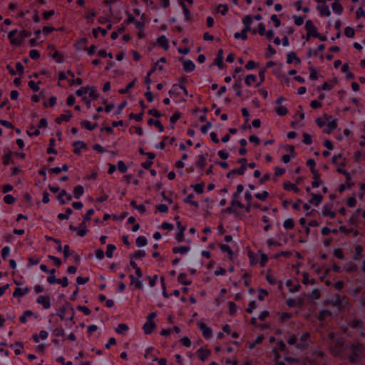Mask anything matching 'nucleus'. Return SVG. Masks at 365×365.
<instances>
[{
	"label": "nucleus",
	"mask_w": 365,
	"mask_h": 365,
	"mask_svg": "<svg viewBox=\"0 0 365 365\" xmlns=\"http://www.w3.org/2000/svg\"><path fill=\"white\" fill-rule=\"evenodd\" d=\"M350 349L351 351V354L349 356V361L351 363H355L365 351V346L361 343L355 342L351 345Z\"/></svg>",
	"instance_id": "obj_3"
},
{
	"label": "nucleus",
	"mask_w": 365,
	"mask_h": 365,
	"mask_svg": "<svg viewBox=\"0 0 365 365\" xmlns=\"http://www.w3.org/2000/svg\"><path fill=\"white\" fill-rule=\"evenodd\" d=\"M135 81H136V79H134L133 81L130 82L126 86V87L125 88L120 89L118 91L119 93H120V94H126V93H128L129 92V91L134 87L135 83Z\"/></svg>",
	"instance_id": "obj_41"
},
{
	"label": "nucleus",
	"mask_w": 365,
	"mask_h": 365,
	"mask_svg": "<svg viewBox=\"0 0 365 365\" xmlns=\"http://www.w3.org/2000/svg\"><path fill=\"white\" fill-rule=\"evenodd\" d=\"M275 111L277 115L280 116H284L288 113V110L284 106H278L275 108Z\"/></svg>",
	"instance_id": "obj_55"
},
{
	"label": "nucleus",
	"mask_w": 365,
	"mask_h": 365,
	"mask_svg": "<svg viewBox=\"0 0 365 365\" xmlns=\"http://www.w3.org/2000/svg\"><path fill=\"white\" fill-rule=\"evenodd\" d=\"M195 68V65L192 61L187 60L183 63V69L185 71L191 72V71H194Z\"/></svg>",
	"instance_id": "obj_32"
},
{
	"label": "nucleus",
	"mask_w": 365,
	"mask_h": 365,
	"mask_svg": "<svg viewBox=\"0 0 365 365\" xmlns=\"http://www.w3.org/2000/svg\"><path fill=\"white\" fill-rule=\"evenodd\" d=\"M196 166L200 170H203L206 166V158L204 155H199L197 157V160L195 163Z\"/></svg>",
	"instance_id": "obj_27"
},
{
	"label": "nucleus",
	"mask_w": 365,
	"mask_h": 365,
	"mask_svg": "<svg viewBox=\"0 0 365 365\" xmlns=\"http://www.w3.org/2000/svg\"><path fill=\"white\" fill-rule=\"evenodd\" d=\"M311 341V334L309 332L306 331L302 333L299 338V341L297 344V348L299 349H305Z\"/></svg>",
	"instance_id": "obj_5"
},
{
	"label": "nucleus",
	"mask_w": 365,
	"mask_h": 365,
	"mask_svg": "<svg viewBox=\"0 0 365 365\" xmlns=\"http://www.w3.org/2000/svg\"><path fill=\"white\" fill-rule=\"evenodd\" d=\"M27 133L29 136H38L40 135L39 129L36 128L34 125H31L29 127V130L27 131Z\"/></svg>",
	"instance_id": "obj_50"
},
{
	"label": "nucleus",
	"mask_w": 365,
	"mask_h": 365,
	"mask_svg": "<svg viewBox=\"0 0 365 365\" xmlns=\"http://www.w3.org/2000/svg\"><path fill=\"white\" fill-rule=\"evenodd\" d=\"M317 10L322 16H329L331 15L329 6L325 4L318 6Z\"/></svg>",
	"instance_id": "obj_23"
},
{
	"label": "nucleus",
	"mask_w": 365,
	"mask_h": 365,
	"mask_svg": "<svg viewBox=\"0 0 365 365\" xmlns=\"http://www.w3.org/2000/svg\"><path fill=\"white\" fill-rule=\"evenodd\" d=\"M245 84L250 86L257 82V76L253 74H249L245 77Z\"/></svg>",
	"instance_id": "obj_37"
},
{
	"label": "nucleus",
	"mask_w": 365,
	"mask_h": 365,
	"mask_svg": "<svg viewBox=\"0 0 365 365\" xmlns=\"http://www.w3.org/2000/svg\"><path fill=\"white\" fill-rule=\"evenodd\" d=\"M214 64L217 65L220 69L226 67V64L223 62V57L216 56L214 61Z\"/></svg>",
	"instance_id": "obj_49"
},
{
	"label": "nucleus",
	"mask_w": 365,
	"mask_h": 365,
	"mask_svg": "<svg viewBox=\"0 0 365 365\" xmlns=\"http://www.w3.org/2000/svg\"><path fill=\"white\" fill-rule=\"evenodd\" d=\"M276 50L271 45H269L267 48V51L265 53V57L267 58H270L272 55L276 53Z\"/></svg>",
	"instance_id": "obj_64"
},
{
	"label": "nucleus",
	"mask_w": 365,
	"mask_h": 365,
	"mask_svg": "<svg viewBox=\"0 0 365 365\" xmlns=\"http://www.w3.org/2000/svg\"><path fill=\"white\" fill-rule=\"evenodd\" d=\"M73 146L74 147L73 153L78 155H81V149H87L86 143L81 140L75 141L73 143Z\"/></svg>",
	"instance_id": "obj_13"
},
{
	"label": "nucleus",
	"mask_w": 365,
	"mask_h": 365,
	"mask_svg": "<svg viewBox=\"0 0 365 365\" xmlns=\"http://www.w3.org/2000/svg\"><path fill=\"white\" fill-rule=\"evenodd\" d=\"M192 187H193L194 190L197 193L202 194L204 192L205 183L204 182L197 183V184L192 185Z\"/></svg>",
	"instance_id": "obj_48"
},
{
	"label": "nucleus",
	"mask_w": 365,
	"mask_h": 365,
	"mask_svg": "<svg viewBox=\"0 0 365 365\" xmlns=\"http://www.w3.org/2000/svg\"><path fill=\"white\" fill-rule=\"evenodd\" d=\"M143 110H142L140 113H138V114H135V113H131L130 115H129V118L130 119H134L137 122H140L141 120H143Z\"/></svg>",
	"instance_id": "obj_53"
},
{
	"label": "nucleus",
	"mask_w": 365,
	"mask_h": 365,
	"mask_svg": "<svg viewBox=\"0 0 365 365\" xmlns=\"http://www.w3.org/2000/svg\"><path fill=\"white\" fill-rule=\"evenodd\" d=\"M337 128V119L334 118V120L328 122L327 124V128L324 130V132L327 133H331Z\"/></svg>",
	"instance_id": "obj_25"
},
{
	"label": "nucleus",
	"mask_w": 365,
	"mask_h": 365,
	"mask_svg": "<svg viewBox=\"0 0 365 365\" xmlns=\"http://www.w3.org/2000/svg\"><path fill=\"white\" fill-rule=\"evenodd\" d=\"M13 153L10 150L7 153H5L2 157V164L4 166H7L9 163H13L11 160V156Z\"/></svg>",
	"instance_id": "obj_35"
},
{
	"label": "nucleus",
	"mask_w": 365,
	"mask_h": 365,
	"mask_svg": "<svg viewBox=\"0 0 365 365\" xmlns=\"http://www.w3.org/2000/svg\"><path fill=\"white\" fill-rule=\"evenodd\" d=\"M244 209L245 205L242 204L240 201L231 200L230 206L226 207L222 210V212L228 213V214H235L236 213L237 209Z\"/></svg>",
	"instance_id": "obj_6"
},
{
	"label": "nucleus",
	"mask_w": 365,
	"mask_h": 365,
	"mask_svg": "<svg viewBox=\"0 0 365 365\" xmlns=\"http://www.w3.org/2000/svg\"><path fill=\"white\" fill-rule=\"evenodd\" d=\"M148 124L149 125H155L160 133L164 131V126L159 120H154L153 118H150L148 120Z\"/></svg>",
	"instance_id": "obj_28"
},
{
	"label": "nucleus",
	"mask_w": 365,
	"mask_h": 365,
	"mask_svg": "<svg viewBox=\"0 0 365 365\" xmlns=\"http://www.w3.org/2000/svg\"><path fill=\"white\" fill-rule=\"evenodd\" d=\"M52 58L57 63H61L63 61V56L58 51H56V50L52 54Z\"/></svg>",
	"instance_id": "obj_54"
},
{
	"label": "nucleus",
	"mask_w": 365,
	"mask_h": 365,
	"mask_svg": "<svg viewBox=\"0 0 365 365\" xmlns=\"http://www.w3.org/2000/svg\"><path fill=\"white\" fill-rule=\"evenodd\" d=\"M34 315L31 310H26L24 312L23 315L19 317V321L21 324H26L27 322V317H31Z\"/></svg>",
	"instance_id": "obj_39"
},
{
	"label": "nucleus",
	"mask_w": 365,
	"mask_h": 365,
	"mask_svg": "<svg viewBox=\"0 0 365 365\" xmlns=\"http://www.w3.org/2000/svg\"><path fill=\"white\" fill-rule=\"evenodd\" d=\"M190 250V246H178V247H174L172 248V252L173 254H182L185 255Z\"/></svg>",
	"instance_id": "obj_20"
},
{
	"label": "nucleus",
	"mask_w": 365,
	"mask_h": 365,
	"mask_svg": "<svg viewBox=\"0 0 365 365\" xmlns=\"http://www.w3.org/2000/svg\"><path fill=\"white\" fill-rule=\"evenodd\" d=\"M269 195V194L267 191H263L261 193L255 194V196L256 198H257L259 200H262V201L266 200L268 198Z\"/></svg>",
	"instance_id": "obj_56"
},
{
	"label": "nucleus",
	"mask_w": 365,
	"mask_h": 365,
	"mask_svg": "<svg viewBox=\"0 0 365 365\" xmlns=\"http://www.w3.org/2000/svg\"><path fill=\"white\" fill-rule=\"evenodd\" d=\"M158 43L165 50L168 51L169 48V41L165 36L162 35L157 39Z\"/></svg>",
	"instance_id": "obj_21"
},
{
	"label": "nucleus",
	"mask_w": 365,
	"mask_h": 365,
	"mask_svg": "<svg viewBox=\"0 0 365 365\" xmlns=\"http://www.w3.org/2000/svg\"><path fill=\"white\" fill-rule=\"evenodd\" d=\"M305 29L308 33V36H312V37H319V33L317 31V28L315 26L312 20H307L306 21Z\"/></svg>",
	"instance_id": "obj_7"
},
{
	"label": "nucleus",
	"mask_w": 365,
	"mask_h": 365,
	"mask_svg": "<svg viewBox=\"0 0 365 365\" xmlns=\"http://www.w3.org/2000/svg\"><path fill=\"white\" fill-rule=\"evenodd\" d=\"M181 118V113L179 111H175L170 118V122L175 124Z\"/></svg>",
	"instance_id": "obj_61"
},
{
	"label": "nucleus",
	"mask_w": 365,
	"mask_h": 365,
	"mask_svg": "<svg viewBox=\"0 0 365 365\" xmlns=\"http://www.w3.org/2000/svg\"><path fill=\"white\" fill-rule=\"evenodd\" d=\"M116 250V247L114 245L109 244L107 245L106 255L107 257L111 258L113 255V252Z\"/></svg>",
	"instance_id": "obj_45"
},
{
	"label": "nucleus",
	"mask_w": 365,
	"mask_h": 365,
	"mask_svg": "<svg viewBox=\"0 0 365 365\" xmlns=\"http://www.w3.org/2000/svg\"><path fill=\"white\" fill-rule=\"evenodd\" d=\"M16 201L15 197L11 195H6L4 197V202L7 205H11Z\"/></svg>",
	"instance_id": "obj_63"
},
{
	"label": "nucleus",
	"mask_w": 365,
	"mask_h": 365,
	"mask_svg": "<svg viewBox=\"0 0 365 365\" xmlns=\"http://www.w3.org/2000/svg\"><path fill=\"white\" fill-rule=\"evenodd\" d=\"M84 189L82 185H77L73 189V194L76 198H79L81 195H83Z\"/></svg>",
	"instance_id": "obj_42"
},
{
	"label": "nucleus",
	"mask_w": 365,
	"mask_h": 365,
	"mask_svg": "<svg viewBox=\"0 0 365 365\" xmlns=\"http://www.w3.org/2000/svg\"><path fill=\"white\" fill-rule=\"evenodd\" d=\"M195 197L194 194H189L184 200L183 202L186 204H190L195 207H198L199 204L196 201H193L192 199Z\"/></svg>",
	"instance_id": "obj_34"
},
{
	"label": "nucleus",
	"mask_w": 365,
	"mask_h": 365,
	"mask_svg": "<svg viewBox=\"0 0 365 365\" xmlns=\"http://www.w3.org/2000/svg\"><path fill=\"white\" fill-rule=\"evenodd\" d=\"M118 170L121 173H125L127 172L128 168L123 161L119 160L118 162Z\"/></svg>",
	"instance_id": "obj_62"
},
{
	"label": "nucleus",
	"mask_w": 365,
	"mask_h": 365,
	"mask_svg": "<svg viewBox=\"0 0 365 365\" xmlns=\"http://www.w3.org/2000/svg\"><path fill=\"white\" fill-rule=\"evenodd\" d=\"M72 213L73 210L71 208L68 207L66 208L65 213H59L57 217L61 220H67Z\"/></svg>",
	"instance_id": "obj_43"
},
{
	"label": "nucleus",
	"mask_w": 365,
	"mask_h": 365,
	"mask_svg": "<svg viewBox=\"0 0 365 365\" xmlns=\"http://www.w3.org/2000/svg\"><path fill=\"white\" fill-rule=\"evenodd\" d=\"M98 32L101 33L103 36H105L107 34V31L105 29L98 27L96 29H93L92 31L93 35L95 38L98 37Z\"/></svg>",
	"instance_id": "obj_51"
},
{
	"label": "nucleus",
	"mask_w": 365,
	"mask_h": 365,
	"mask_svg": "<svg viewBox=\"0 0 365 365\" xmlns=\"http://www.w3.org/2000/svg\"><path fill=\"white\" fill-rule=\"evenodd\" d=\"M128 329V327L126 324H119L115 329V331L118 334H123Z\"/></svg>",
	"instance_id": "obj_58"
},
{
	"label": "nucleus",
	"mask_w": 365,
	"mask_h": 365,
	"mask_svg": "<svg viewBox=\"0 0 365 365\" xmlns=\"http://www.w3.org/2000/svg\"><path fill=\"white\" fill-rule=\"evenodd\" d=\"M229 314L232 316L235 315L237 312V305L233 302H228Z\"/></svg>",
	"instance_id": "obj_57"
},
{
	"label": "nucleus",
	"mask_w": 365,
	"mask_h": 365,
	"mask_svg": "<svg viewBox=\"0 0 365 365\" xmlns=\"http://www.w3.org/2000/svg\"><path fill=\"white\" fill-rule=\"evenodd\" d=\"M339 0H335L334 2L332 3L331 7L333 9V11L336 14H341L343 11V6L339 2Z\"/></svg>",
	"instance_id": "obj_31"
},
{
	"label": "nucleus",
	"mask_w": 365,
	"mask_h": 365,
	"mask_svg": "<svg viewBox=\"0 0 365 365\" xmlns=\"http://www.w3.org/2000/svg\"><path fill=\"white\" fill-rule=\"evenodd\" d=\"M135 243L137 247H141L147 245L148 240L145 236H139L137 237Z\"/></svg>",
	"instance_id": "obj_44"
},
{
	"label": "nucleus",
	"mask_w": 365,
	"mask_h": 365,
	"mask_svg": "<svg viewBox=\"0 0 365 365\" xmlns=\"http://www.w3.org/2000/svg\"><path fill=\"white\" fill-rule=\"evenodd\" d=\"M30 291V289L28 287H26L24 288H19L17 287L15 289L14 292H13V296L14 297H22L23 296L28 294Z\"/></svg>",
	"instance_id": "obj_19"
},
{
	"label": "nucleus",
	"mask_w": 365,
	"mask_h": 365,
	"mask_svg": "<svg viewBox=\"0 0 365 365\" xmlns=\"http://www.w3.org/2000/svg\"><path fill=\"white\" fill-rule=\"evenodd\" d=\"M294 221L292 218H288L283 222V227L286 230H292L294 227Z\"/></svg>",
	"instance_id": "obj_40"
},
{
	"label": "nucleus",
	"mask_w": 365,
	"mask_h": 365,
	"mask_svg": "<svg viewBox=\"0 0 365 365\" xmlns=\"http://www.w3.org/2000/svg\"><path fill=\"white\" fill-rule=\"evenodd\" d=\"M322 214L324 216L329 217L331 219H334L336 217V212L332 210L331 206L328 205L324 206Z\"/></svg>",
	"instance_id": "obj_22"
},
{
	"label": "nucleus",
	"mask_w": 365,
	"mask_h": 365,
	"mask_svg": "<svg viewBox=\"0 0 365 365\" xmlns=\"http://www.w3.org/2000/svg\"><path fill=\"white\" fill-rule=\"evenodd\" d=\"M196 354L197 355V357L202 361H205L207 360L209 356L211 354L210 350L208 349H204V348H200L197 351Z\"/></svg>",
	"instance_id": "obj_12"
},
{
	"label": "nucleus",
	"mask_w": 365,
	"mask_h": 365,
	"mask_svg": "<svg viewBox=\"0 0 365 365\" xmlns=\"http://www.w3.org/2000/svg\"><path fill=\"white\" fill-rule=\"evenodd\" d=\"M247 169H245V166H240L239 168L232 169L230 172H228L226 175L227 178H231L234 175L237 174L239 175H243Z\"/></svg>",
	"instance_id": "obj_17"
},
{
	"label": "nucleus",
	"mask_w": 365,
	"mask_h": 365,
	"mask_svg": "<svg viewBox=\"0 0 365 365\" xmlns=\"http://www.w3.org/2000/svg\"><path fill=\"white\" fill-rule=\"evenodd\" d=\"M262 220L265 223V226L263 227V230L267 232L271 228V224L269 222V219L267 216L263 215L262 217Z\"/></svg>",
	"instance_id": "obj_59"
},
{
	"label": "nucleus",
	"mask_w": 365,
	"mask_h": 365,
	"mask_svg": "<svg viewBox=\"0 0 365 365\" xmlns=\"http://www.w3.org/2000/svg\"><path fill=\"white\" fill-rule=\"evenodd\" d=\"M36 303L41 304L45 309L51 307V298L49 296L40 295L36 299Z\"/></svg>",
	"instance_id": "obj_9"
},
{
	"label": "nucleus",
	"mask_w": 365,
	"mask_h": 365,
	"mask_svg": "<svg viewBox=\"0 0 365 365\" xmlns=\"http://www.w3.org/2000/svg\"><path fill=\"white\" fill-rule=\"evenodd\" d=\"M287 63L289 64L294 63L295 65H299L301 63V59L294 51H291L287 54Z\"/></svg>",
	"instance_id": "obj_11"
},
{
	"label": "nucleus",
	"mask_w": 365,
	"mask_h": 365,
	"mask_svg": "<svg viewBox=\"0 0 365 365\" xmlns=\"http://www.w3.org/2000/svg\"><path fill=\"white\" fill-rule=\"evenodd\" d=\"M157 317L156 312H150L146 317V322L143 326V331L145 334H150L156 328V324L153 322Z\"/></svg>",
	"instance_id": "obj_4"
},
{
	"label": "nucleus",
	"mask_w": 365,
	"mask_h": 365,
	"mask_svg": "<svg viewBox=\"0 0 365 365\" xmlns=\"http://www.w3.org/2000/svg\"><path fill=\"white\" fill-rule=\"evenodd\" d=\"M178 281L180 284L183 285H190L191 284L192 282L187 279V274L182 272L180 273L178 277Z\"/></svg>",
	"instance_id": "obj_29"
},
{
	"label": "nucleus",
	"mask_w": 365,
	"mask_h": 365,
	"mask_svg": "<svg viewBox=\"0 0 365 365\" xmlns=\"http://www.w3.org/2000/svg\"><path fill=\"white\" fill-rule=\"evenodd\" d=\"M63 197H66L68 201H71L72 200V196L70 194H68L65 190H62L58 195V199L61 205H64L66 203L65 200L63 198Z\"/></svg>",
	"instance_id": "obj_24"
},
{
	"label": "nucleus",
	"mask_w": 365,
	"mask_h": 365,
	"mask_svg": "<svg viewBox=\"0 0 365 365\" xmlns=\"http://www.w3.org/2000/svg\"><path fill=\"white\" fill-rule=\"evenodd\" d=\"M292 255L290 251H281L279 252L276 253L273 257L274 259H279L280 257H284L285 258H289Z\"/></svg>",
	"instance_id": "obj_46"
},
{
	"label": "nucleus",
	"mask_w": 365,
	"mask_h": 365,
	"mask_svg": "<svg viewBox=\"0 0 365 365\" xmlns=\"http://www.w3.org/2000/svg\"><path fill=\"white\" fill-rule=\"evenodd\" d=\"M283 188L285 190L293 191L294 193H299L300 192V189L297 187V185L289 181H285L283 183Z\"/></svg>",
	"instance_id": "obj_14"
},
{
	"label": "nucleus",
	"mask_w": 365,
	"mask_h": 365,
	"mask_svg": "<svg viewBox=\"0 0 365 365\" xmlns=\"http://www.w3.org/2000/svg\"><path fill=\"white\" fill-rule=\"evenodd\" d=\"M130 279V284H134L135 288L136 289H143V284L140 280L139 279H135L133 274H130L129 276Z\"/></svg>",
	"instance_id": "obj_36"
},
{
	"label": "nucleus",
	"mask_w": 365,
	"mask_h": 365,
	"mask_svg": "<svg viewBox=\"0 0 365 365\" xmlns=\"http://www.w3.org/2000/svg\"><path fill=\"white\" fill-rule=\"evenodd\" d=\"M128 223L133 224V226L132 227L133 232H137L140 229V225L138 223H135V218L133 216L128 217Z\"/></svg>",
	"instance_id": "obj_47"
},
{
	"label": "nucleus",
	"mask_w": 365,
	"mask_h": 365,
	"mask_svg": "<svg viewBox=\"0 0 365 365\" xmlns=\"http://www.w3.org/2000/svg\"><path fill=\"white\" fill-rule=\"evenodd\" d=\"M72 117L73 114L71 111L67 110L64 111V113L61 114L58 117L56 118L55 123L57 124H61L63 122H68Z\"/></svg>",
	"instance_id": "obj_10"
},
{
	"label": "nucleus",
	"mask_w": 365,
	"mask_h": 365,
	"mask_svg": "<svg viewBox=\"0 0 365 365\" xmlns=\"http://www.w3.org/2000/svg\"><path fill=\"white\" fill-rule=\"evenodd\" d=\"M56 140L54 138L49 139V146L47 148V153L48 154H57V150L54 148Z\"/></svg>",
	"instance_id": "obj_38"
},
{
	"label": "nucleus",
	"mask_w": 365,
	"mask_h": 365,
	"mask_svg": "<svg viewBox=\"0 0 365 365\" xmlns=\"http://www.w3.org/2000/svg\"><path fill=\"white\" fill-rule=\"evenodd\" d=\"M332 163L336 167V171L339 173L346 175L347 178H349V173L344 169L346 164V160L343 157L342 154L339 153L334 155L331 159Z\"/></svg>",
	"instance_id": "obj_2"
},
{
	"label": "nucleus",
	"mask_w": 365,
	"mask_h": 365,
	"mask_svg": "<svg viewBox=\"0 0 365 365\" xmlns=\"http://www.w3.org/2000/svg\"><path fill=\"white\" fill-rule=\"evenodd\" d=\"M197 327L201 331L202 334L206 339H210L212 336V329L207 326V324L202 322H197Z\"/></svg>",
	"instance_id": "obj_8"
},
{
	"label": "nucleus",
	"mask_w": 365,
	"mask_h": 365,
	"mask_svg": "<svg viewBox=\"0 0 365 365\" xmlns=\"http://www.w3.org/2000/svg\"><path fill=\"white\" fill-rule=\"evenodd\" d=\"M17 32V30L14 29L9 31L8 34V38L11 45L20 46L22 43L24 39L30 36L31 34V32L28 31L27 30H22L20 31L19 36L16 37Z\"/></svg>",
	"instance_id": "obj_1"
},
{
	"label": "nucleus",
	"mask_w": 365,
	"mask_h": 365,
	"mask_svg": "<svg viewBox=\"0 0 365 365\" xmlns=\"http://www.w3.org/2000/svg\"><path fill=\"white\" fill-rule=\"evenodd\" d=\"M80 124L82 127L85 128L86 129L90 131L93 130L98 126V124L96 123L92 125L91 122L88 120H82Z\"/></svg>",
	"instance_id": "obj_30"
},
{
	"label": "nucleus",
	"mask_w": 365,
	"mask_h": 365,
	"mask_svg": "<svg viewBox=\"0 0 365 365\" xmlns=\"http://www.w3.org/2000/svg\"><path fill=\"white\" fill-rule=\"evenodd\" d=\"M332 313L329 310H322L318 316V319L322 322H326L327 319H331Z\"/></svg>",
	"instance_id": "obj_15"
},
{
	"label": "nucleus",
	"mask_w": 365,
	"mask_h": 365,
	"mask_svg": "<svg viewBox=\"0 0 365 365\" xmlns=\"http://www.w3.org/2000/svg\"><path fill=\"white\" fill-rule=\"evenodd\" d=\"M219 247L222 252H226L229 255L230 259H232L234 252L230 247L226 244H220Z\"/></svg>",
	"instance_id": "obj_26"
},
{
	"label": "nucleus",
	"mask_w": 365,
	"mask_h": 365,
	"mask_svg": "<svg viewBox=\"0 0 365 365\" xmlns=\"http://www.w3.org/2000/svg\"><path fill=\"white\" fill-rule=\"evenodd\" d=\"M180 6L182 8V11H183V14L185 15V20L189 21L190 19V10L186 7V6L183 1H180Z\"/></svg>",
	"instance_id": "obj_52"
},
{
	"label": "nucleus",
	"mask_w": 365,
	"mask_h": 365,
	"mask_svg": "<svg viewBox=\"0 0 365 365\" xmlns=\"http://www.w3.org/2000/svg\"><path fill=\"white\" fill-rule=\"evenodd\" d=\"M363 247L360 245H357L354 247V254L353 255V259L355 261H359L362 259Z\"/></svg>",
	"instance_id": "obj_18"
},
{
	"label": "nucleus",
	"mask_w": 365,
	"mask_h": 365,
	"mask_svg": "<svg viewBox=\"0 0 365 365\" xmlns=\"http://www.w3.org/2000/svg\"><path fill=\"white\" fill-rule=\"evenodd\" d=\"M349 326L354 329H361L363 327L362 320L354 318L349 322Z\"/></svg>",
	"instance_id": "obj_33"
},
{
	"label": "nucleus",
	"mask_w": 365,
	"mask_h": 365,
	"mask_svg": "<svg viewBox=\"0 0 365 365\" xmlns=\"http://www.w3.org/2000/svg\"><path fill=\"white\" fill-rule=\"evenodd\" d=\"M312 198L309 200V203L311 205H314V206H318L322 201L323 197L320 194L311 193Z\"/></svg>",
	"instance_id": "obj_16"
},
{
	"label": "nucleus",
	"mask_w": 365,
	"mask_h": 365,
	"mask_svg": "<svg viewBox=\"0 0 365 365\" xmlns=\"http://www.w3.org/2000/svg\"><path fill=\"white\" fill-rule=\"evenodd\" d=\"M355 31L351 27L347 26L344 29V35L348 38H353L354 36Z\"/></svg>",
	"instance_id": "obj_60"
}]
</instances>
